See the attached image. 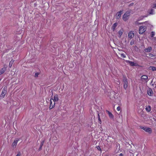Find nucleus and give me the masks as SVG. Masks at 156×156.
<instances>
[{
  "instance_id": "e433bc0d",
  "label": "nucleus",
  "mask_w": 156,
  "mask_h": 156,
  "mask_svg": "<svg viewBox=\"0 0 156 156\" xmlns=\"http://www.w3.org/2000/svg\"><path fill=\"white\" fill-rule=\"evenodd\" d=\"M1 79H0V81H1Z\"/></svg>"
},
{
  "instance_id": "aec40b11",
  "label": "nucleus",
  "mask_w": 156,
  "mask_h": 156,
  "mask_svg": "<svg viewBox=\"0 0 156 156\" xmlns=\"http://www.w3.org/2000/svg\"><path fill=\"white\" fill-rule=\"evenodd\" d=\"M140 20V19H138L137 20V21H136L135 22V25H139L143 24V23H139L138 22V21Z\"/></svg>"
},
{
  "instance_id": "0eeeda50",
  "label": "nucleus",
  "mask_w": 156,
  "mask_h": 156,
  "mask_svg": "<svg viewBox=\"0 0 156 156\" xmlns=\"http://www.w3.org/2000/svg\"><path fill=\"white\" fill-rule=\"evenodd\" d=\"M55 104V102L54 101L53 99H50V105L49 107L50 109H51L54 107Z\"/></svg>"
},
{
  "instance_id": "c9c22d12",
  "label": "nucleus",
  "mask_w": 156,
  "mask_h": 156,
  "mask_svg": "<svg viewBox=\"0 0 156 156\" xmlns=\"http://www.w3.org/2000/svg\"><path fill=\"white\" fill-rule=\"evenodd\" d=\"M156 4H155V5H154V7H156Z\"/></svg>"
},
{
  "instance_id": "ddd939ff",
  "label": "nucleus",
  "mask_w": 156,
  "mask_h": 156,
  "mask_svg": "<svg viewBox=\"0 0 156 156\" xmlns=\"http://www.w3.org/2000/svg\"><path fill=\"white\" fill-rule=\"evenodd\" d=\"M126 62L129 64L130 65L132 66H135L134 63L132 61L129 60H126Z\"/></svg>"
},
{
  "instance_id": "6ab92c4d",
  "label": "nucleus",
  "mask_w": 156,
  "mask_h": 156,
  "mask_svg": "<svg viewBox=\"0 0 156 156\" xmlns=\"http://www.w3.org/2000/svg\"><path fill=\"white\" fill-rule=\"evenodd\" d=\"M150 69L151 70L153 71L156 70V67L154 66H151L149 67Z\"/></svg>"
},
{
  "instance_id": "1a4fd4ad",
  "label": "nucleus",
  "mask_w": 156,
  "mask_h": 156,
  "mask_svg": "<svg viewBox=\"0 0 156 156\" xmlns=\"http://www.w3.org/2000/svg\"><path fill=\"white\" fill-rule=\"evenodd\" d=\"M106 112L108 114L109 116L110 119H113L114 118V116L111 112L107 110Z\"/></svg>"
},
{
  "instance_id": "dca6fc26",
  "label": "nucleus",
  "mask_w": 156,
  "mask_h": 156,
  "mask_svg": "<svg viewBox=\"0 0 156 156\" xmlns=\"http://www.w3.org/2000/svg\"><path fill=\"white\" fill-rule=\"evenodd\" d=\"M123 30L122 29L120 30L118 32V34H119L118 37H120V38L121 37L122 35V34H123Z\"/></svg>"
},
{
  "instance_id": "f704fd0d",
  "label": "nucleus",
  "mask_w": 156,
  "mask_h": 156,
  "mask_svg": "<svg viewBox=\"0 0 156 156\" xmlns=\"http://www.w3.org/2000/svg\"><path fill=\"white\" fill-rule=\"evenodd\" d=\"M98 117H100V115L99 114H98Z\"/></svg>"
},
{
  "instance_id": "c756f323",
  "label": "nucleus",
  "mask_w": 156,
  "mask_h": 156,
  "mask_svg": "<svg viewBox=\"0 0 156 156\" xmlns=\"http://www.w3.org/2000/svg\"><path fill=\"white\" fill-rule=\"evenodd\" d=\"M98 120L99 121V122L100 124L101 123V121L100 117H98Z\"/></svg>"
},
{
  "instance_id": "423d86ee",
  "label": "nucleus",
  "mask_w": 156,
  "mask_h": 156,
  "mask_svg": "<svg viewBox=\"0 0 156 156\" xmlns=\"http://www.w3.org/2000/svg\"><path fill=\"white\" fill-rule=\"evenodd\" d=\"M141 128L144 130L146 132L149 133H151L152 132V130L151 128L145 127H144L141 126L140 127Z\"/></svg>"
},
{
  "instance_id": "473e14b6",
  "label": "nucleus",
  "mask_w": 156,
  "mask_h": 156,
  "mask_svg": "<svg viewBox=\"0 0 156 156\" xmlns=\"http://www.w3.org/2000/svg\"><path fill=\"white\" fill-rule=\"evenodd\" d=\"M133 4H134L133 3V2L129 4V6H132L133 5Z\"/></svg>"
},
{
  "instance_id": "a878e982",
  "label": "nucleus",
  "mask_w": 156,
  "mask_h": 156,
  "mask_svg": "<svg viewBox=\"0 0 156 156\" xmlns=\"http://www.w3.org/2000/svg\"><path fill=\"white\" fill-rule=\"evenodd\" d=\"M120 55L121 57L123 58H125L126 57L124 53L121 54Z\"/></svg>"
},
{
  "instance_id": "9b49d317",
  "label": "nucleus",
  "mask_w": 156,
  "mask_h": 156,
  "mask_svg": "<svg viewBox=\"0 0 156 156\" xmlns=\"http://www.w3.org/2000/svg\"><path fill=\"white\" fill-rule=\"evenodd\" d=\"M147 93L150 96H152L153 94V92L151 89H150L147 90Z\"/></svg>"
},
{
  "instance_id": "f3484780",
  "label": "nucleus",
  "mask_w": 156,
  "mask_h": 156,
  "mask_svg": "<svg viewBox=\"0 0 156 156\" xmlns=\"http://www.w3.org/2000/svg\"><path fill=\"white\" fill-rule=\"evenodd\" d=\"M6 70V68H3L0 70V75L3 73Z\"/></svg>"
},
{
  "instance_id": "39448f33",
  "label": "nucleus",
  "mask_w": 156,
  "mask_h": 156,
  "mask_svg": "<svg viewBox=\"0 0 156 156\" xmlns=\"http://www.w3.org/2000/svg\"><path fill=\"white\" fill-rule=\"evenodd\" d=\"M19 140L20 139L19 138H16L15 139L12 145V147L13 148H14L16 147L17 143Z\"/></svg>"
},
{
  "instance_id": "5701e85b",
  "label": "nucleus",
  "mask_w": 156,
  "mask_h": 156,
  "mask_svg": "<svg viewBox=\"0 0 156 156\" xmlns=\"http://www.w3.org/2000/svg\"><path fill=\"white\" fill-rule=\"evenodd\" d=\"M154 10L153 9H151L149 12V13L150 14H154Z\"/></svg>"
},
{
  "instance_id": "6e6552de",
  "label": "nucleus",
  "mask_w": 156,
  "mask_h": 156,
  "mask_svg": "<svg viewBox=\"0 0 156 156\" xmlns=\"http://www.w3.org/2000/svg\"><path fill=\"white\" fill-rule=\"evenodd\" d=\"M122 12V11L121 10L116 13V18L117 19L120 18Z\"/></svg>"
},
{
  "instance_id": "cd10ccee",
  "label": "nucleus",
  "mask_w": 156,
  "mask_h": 156,
  "mask_svg": "<svg viewBox=\"0 0 156 156\" xmlns=\"http://www.w3.org/2000/svg\"><path fill=\"white\" fill-rule=\"evenodd\" d=\"M134 43V40H132L130 42V44L131 45H133Z\"/></svg>"
},
{
  "instance_id": "f8f14e48",
  "label": "nucleus",
  "mask_w": 156,
  "mask_h": 156,
  "mask_svg": "<svg viewBox=\"0 0 156 156\" xmlns=\"http://www.w3.org/2000/svg\"><path fill=\"white\" fill-rule=\"evenodd\" d=\"M152 50V48L151 47H149L148 48L144 49V51L146 52H150Z\"/></svg>"
},
{
  "instance_id": "7ed1b4c3",
  "label": "nucleus",
  "mask_w": 156,
  "mask_h": 156,
  "mask_svg": "<svg viewBox=\"0 0 156 156\" xmlns=\"http://www.w3.org/2000/svg\"><path fill=\"white\" fill-rule=\"evenodd\" d=\"M130 12H126L123 16L122 19L123 20L125 21H127L128 20Z\"/></svg>"
},
{
  "instance_id": "f03ea898",
  "label": "nucleus",
  "mask_w": 156,
  "mask_h": 156,
  "mask_svg": "<svg viewBox=\"0 0 156 156\" xmlns=\"http://www.w3.org/2000/svg\"><path fill=\"white\" fill-rule=\"evenodd\" d=\"M7 87L6 86L4 87L2 92V93L0 95V97L1 98H4L7 93Z\"/></svg>"
},
{
  "instance_id": "b1692460",
  "label": "nucleus",
  "mask_w": 156,
  "mask_h": 156,
  "mask_svg": "<svg viewBox=\"0 0 156 156\" xmlns=\"http://www.w3.org/2000/svg\"><path fill=\"white\" fill-rule=\"evenodd\" d=\"M40 74V73H36L34 74V77L36 78L38 77V75Z\"/></svg>"
},
{
  "instance_id": "4468645a",
  "label": "nucleus",
  "mask_w": 156,
  "mask_h": 156,
  "mask_svg": "<svg viewBox=\"0 0 156 156\" xmlns=\"http://www.w3.org/2000/svg\"><path fill=\"white\" fill-rule=\"evenodd\" d=\"M118 23H114L112 27V29L113 31H114L115 29V28L117 26Z\"/></svg>"
},
{
  "instance_id": "c85d7f7f",
  "label": "nucleus",
  "mask_w": 156,
  "mask_h": 156,
  "mask_svg": "<svg viewBox=\"0 0 156 156\" xmlns=\"http://www.w3.org/2000/svg\"><path fill=\"white\" fill-rule=\"evenodd\" d=\"M96 147H97V149H98V150H99L100 151H101V150L100 147L99 146H97Z\"/></svg>"
},
{
  "instance_id": "7c9ffc66",
  "label": "nucleus",
  "mask_w": 156,
  "mask_h": 156,
  "mask_svg": "<svg viewBox=\"0 0 156 156\" xmlns=\"http://www.w3.org/2000/svg\"><path fill=\"white\" fill-rule=\"evenodd\" d=\"M21 155V153L20 152H19L16 155V156H20Z\"/></svg>"
},
{
  "instance_id": "412c9836",
  "label": "nucleus",
  "mask_w": 156,
  "mask_h": 156,
  "mask_svg": "<svg viewBox=\"0 0 156 156\" xmlns=\"http://www.w3.org/2000/svg\"><path fill=\"white\" fill-rule=\"evenodd\" d=\"M147 112H150L151 110V107L150 106H148L147 107H146L145 108Z\"/></svg>"
},
{
  "instance_id": "2eb2a0df",
  "label": "nucleus",
  "mask_w": 156,
  "mask_h": 156,
  "mask_svg": "<svg viewBox=\"0 0 156 156\" xmlns=\"http://www.w3.org/2000/svg\"><path fill=\"white\" fill-rule=\"evenodd\" d=\"M141 79L142 80H143L147 81V80H148V78L147 76L146 75H143L141 76Z\"/></svg>"
},
{
  "instance_id": "72a5a7b5",
  "label": "nucleus",
  "mask_w": 156,
  "mask_h": 156,
  "mask_svg": "<svg viewBox=\"0 0 156 156\" xmlns=\"http://www.w3.org/2000/svg\"><path fill=\"white\" fill-rule=\"evenodd\" d=\"M119 156H123V154L122 153H120V154H119Z\"/></svg>"
},
{
  "instance_id": "20e7f679",
  "label": "nucleus",
  "mask_w": 156,
  "mask_h": 156,
  "mask_svg": "<svg viewBox=\"0 0 156 156\" xmlns=\"http://www.w3.org/2000/svg\"><path fill=\"white\" fill-rule=\"evenodd\" d=\"M123 87L125 90H126L128 86L127 79L126 78H124L123 79Z\"/></svg>"
},
{
  "instance_id": "2f4dec72",
  "label": "nucleus",
  "mask_w": 156,
  "mask_h": 156,
  "mask_svg": "<svg viewBox=\"0 0 156 156\" xmlns=\"http://www.w3.org/2000/svg\"><path fill=\"white\" fill-rule=\"evenodd\" d=\"M121 109V108L120 106H118L117 108V110L118 111H119Z\"/></svg>"
},
{
  "instance_id": "bb28decb",
  "label": "nucleus",
  "mask_w": 156,
  "mask_h": 156,
  "mask_svg": "<svg viewBox=\"0 0 156 156\" xmlns=\"http://www.w3.org/2000/svg\"><path fill=\"white\" fill-rule=\"evenodd\" d=\"M13 62H14L13 61H11L10 62L9 64V66L10 67H11V66H12V65Z\"/></svg>"
},
{
  "instance_id": "a211bd4d",
  "label": "nucleus",
  "mask_w": 156,
  "mask_h": 156,
  "mask_svg": "<svg viewBox=\"0 0 156 156\" xmlns=\"http://www.w3.org/2000/svg\"><path fill=\"white\" fill-rule=\"evenodd\" d=\"M53 100L55 102V101H58V96L57 95H55L54 96V99H53Z\"/></svg>"
},
{
  "instance_id": "9d476101",
  "label": "nucleus",
  "mask_w": 156,
  "mask_h": 156,
  "mask_svg": "<svg viewBox=\"0 0 156 156\" xmlns=\"http://www.w3.org/2000/svg\"><path fill=\"white\" fill-rule=\"evenodd\" d=\"M134 36V34L132 31H130L128 34V37L129 38L131 39Z\"/></svg>"
},
{
  "instance_id": "393cba45",
  "label": "nucleus",
  "mask_w": 156,
  "mask_h": 156,
  "mask_svg": "<svg viewBox=\"0 0 156 156\" xmlns=\"http://www.w3.org/2000/svg\"><path fill=\"white\" fill-rule=\"evenodd\" d=\"M155 34V33L153 31H152L151 33V37H154Z\"/></svg>"
},
{
  "instance_id": "4be33fe9",
  "label": "nucleus",
  "mask_w": 156,
  "mask_h": 156,
  "mask_svg": "<svg viewBox=\"0 0 156 156\" xmlns=\"http://www.w3.org/2000/svg\"><path fill=\"white\" fill-rule=\"evenodd\" d=\"M44 140L43 141H42L41 143V145H40V147H39V150H41V149L42 146H43V145L44 144Z\"/></svg>"
},
{
  "instance_id": "f257e3e1",
  "label": "nucleus",
  "mask_w": 156,
  "mask_h": 156,
  "mask_svg": "<svg viewBox=\"0 0 156 156\" xmlns=\"http://www.w3.org/2000/svg\"><path fill=\"white\" fill-rule=\"evenodd\" d=\"M147 30V27L145 26H141L139 27V33L140 34H143Z\"/></svg>"
},
{
  "instance_id": "4c0bfd02",
  "label": "nucleus",
  "mask_w": 156,
  "mask_h": 156,
  "mask_svg": "<svg viewBox=\"0 0 156 156\" xmlns=\"http://www.w3.org/2000/svg\"><path fill=\"white\" fill-rule=\"evenodd\" d=\"M142 112H143V111L142 110Z\"/></svg>"
}]
</instances>
